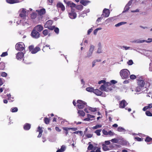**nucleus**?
Returning <instances> with one entry per match:
<instances>
[{
    "label": "nucleus",
    "instance_id": "1",
    "mask_svg": "<svg viewBox=\"0 0 152 152\" xmlns=\"http://www.w3.org/2000/svg\"><path fill=\"white\" fill-rule=\"evenodd\" d=\"M113 86L109 82H107L104 84L102 85L100 87V89L102 91L108 92L111 91L113 90Z\"/></svg>",
    "mask_w": 152,
    "mask_h": 152
},
{
    "label": "nucleus",
    "instance_id": "2",
    "mask_svg": "<svg viewBox=\"0 0 152 152\" xmlns=\"http://www.w3.org/2000/svg\"><path fill=\"white\" fill-rule=\"evenodd\" d=\"M137 83L138 86L136 88L135 91L137 92H139L141 91V90L143 88L145 82L143 80H138Z\"/></svg>",
    "mask_w": 152,
    "mask_h": 152
},
{
    "label": "nucleus",
    "instance_id": "3",
    "mask_svg": "<svg viewBox=\"0 0 152 152\" xmlns=\"http://www.w3.org/2000/svg\"><path fill=\"white\" fill-rule=\"evenodd\" d=\"M130 72L126 69H124L121 70L120 75L123 79L128 78Z\"/></svg>",
    "mask_w": 152,
    "mask_h": 152
},
{
    "label": "nucleus",
    "instance_id": "4",
    "mask_svg": "<svg viewBox=\"0 0 152 152\" xmlns=\"http://www.w3.org/2000/svg\"><path fill=\"white\" fill-rule=\"evenodd\" d=\"M77 102L78 104L77 105V107L79 109H83L87 106L86 103L83 100H77Z\"/></svg>",
    "mask_w": 152,
    "mask_h": 152
},
{
    "label": "nucleus",
    "instance_id": "5",
    "mask_svg": "<svg viewBox=\"0 0 152 152\" xmlns=\"http://www.w3.org/2000/svg\"><path fill=\"white\" fill-rule=\"evenodd\" d=\"M28 48L29 51L32 54H35L40 50L39 47L37 46L34 48L33 45L29 46Z\"/></svg>",
    "mask_w": 152,
    "mask_h": 152
},
{
    "label": "nucleus",
    "instance_id": "6",
    "mask_svg": "<svg viewBox=\"0 0 152 152\" xmlns=\"http://www.w3.org/2000/svg\"><path fill=\"white\" fill-rule=\"evenodd\" d=\"M15 48L17 50L22 51L24 49L25 45L23 43H18L16 44Z\"/></svg>",
    "mask_w": 152,
    "mask_h": 152
},
{
    "label": "nucleus",
    "instance_id": "7",
    "mask_svg": "<svg viewBox=\"0 0 152 152\" xmlns=\"http://www.w3.org/2000/svg\"><path fill=\"white\" fill-rule=\"evenodd\" d=\"M39 32L37 31L33 30L31 31V36L34 39L38 38L40 37V34Z\"/></svg>",
    "mask_w": 152,
    "mask_h": 152
},
{
    "label": "nucleus",
    "instance_id": "8",
    "mask_svg": "<svg viewBox=\"0 0 152 152\" xmlns=\"http://www.w3.org/2000/svg\"><path fill=\"white\" fill-rule=\"evenodd\" d=\"M56 7L58 10L60 9L62 12L65 10V8L64 5L60 2L56 4Z\"/></svg>",
    "mask_w": 152,
    "mask_h": 152
},
{
    "label": "nucleus",
    "instance_id": "9",
    "mask_svg": "<svg viewBox=\"0 0 152 152\" xmlns=\"http://www.w3.org/2000/svg\"><path fill=\"white\" fill-rule=\"evenodd\" d=\"M43 28L42 26L40 25H38L36 26L33 28V30H35L38 32H40L42 31Z\"/></svg>",
    "mask_w": 152,
    "mask_h": 152
},
{
    "label": "nucleus",
    "instance_id": "10",
    "mask_svg": "<svg viewBox=\"0 0 152 152\" xmlns=\"http://www.w3.org/2000/svg\"><path fill=\"white\" fill-rule=\"evenodd\" d=\"M127 104V103L126 101L124 99L119 102V107L121 108H124Z\"/></svg>",
    "mask_w": 152,
    "mask_h": 152
},
{
    "label": "nucleus",
    "instance_id": "11",
    "mask_svg": "<svg viewBox=\"0 0 152 152\" xmlns=\"http://www.w3.org/2000/svg\"><path fill=\"white\" fill-rule=\"evenodd\" d=\"M110 13L109 10L105 8L103 10L102 15H103L105 17H107L109 16Z\"/></svg>",
    "mask_w": 152,
    "mask_h": 152
},
{
    "label": "nucleus",
    "instance_id": "12",
    "mask_svg": "<svg viewBox=\"0 0 152 152\" xmlns=\"http://www.w3.org/2000/svg\"><path fill=\"white\" fill-rule=\"evenodd\" d=\"M26 15V10L24 9H22L21 13L19 14L20 17L23 18V19H25Z\"/></svg>",
    "mask_w": 152,
    "mask_h": 152
},
{
    "label": "nucleus",
    "instance_id": "13",
    "mask_svg": "<svg viewBox=\"0 0 152 152\" xmlns=\"http://www.w3.org/2000/svg\"><path fill=\"white\" fill-rule=\"evenodd\" d=\"M24 56V54L22 52H18L16 55V58L18 60H21Z\"/></svg>",
    "mask_w": 152,
    "mask_h": 152
},
{
    "label": "nucleus",
    "instance_id": "14",
    "mask_svg": "<svg viewBox=\"0 0 152 152\" xmlns=\"http://www.w3.org/2000/svg\"><path fill=\"white\" fill-rule=\"evenodd\" d=\"M36 11L37 12V13H38L39 15L40 16H42L44 15L45 13V10L44 8H42L39 10H37Z\"/></svg>",
    "mask_w": 152,
    "mask_h": 152
},
{
    "label": "nucleus",
    "instance_id": "15",
    "mask_svg": "<svg viewBox=\"0 0 152 152\" xmlns=\"http://www.w3.org/2000/svg\"><path fill=\"white\" fill-rule=\"evenodd\" d=\"M64 1L66 2L68 6L70 7L71 8L75 7L76 5L73 2H72L71 1H68L66 2L65 0H64Z\"/></svg>",
    "mask_w": 152,
    "mask_h": 152
},
{
    "label": "nucleus",
    "instance_id": "16",
    "mask_svg": "<svg viewBox=\"0 0 152 152\" xmlns=\"http://www.w3.org/2000/svg\"><path fill=\"white\" fill-rule=\"evenodd\" d=\"M69 16L71 19H75L77 17V14L75 12L72 11L71 13H69Z\"/></svg>",
    "mask_w": 152,
    "mask_h": 152
},
{
    "label": "nucleus",
    "instance_id": "17",
    "mask_svg": "<svg viewBox=\"0 0 152 152\" xmlns=\"http://www.w3.org/2000/svg\"><path fill=\"white\" fill-rule=\"evenodd\" d=\"M6 1L7 3L10 4L20 2V1L18 0H6Z\"/></svg>",
    "mask_w": 152,
    "mask_h": 152
},
{
    "label": "nucleus",
    "instance_id": "18",
    "mask_svg": "<svg viewBox=\"0 0 152 152\" xmlns=\"http://www.w3.org/2000/svg\"><path fill=\"white\" fill-rule=\"evenodd\" d=\"M94 45H91L90 46L89 49V54H88L87 56L88 57H89L92 55L93 51H94Z\"/></svg>",
    "mask_w": 152,
    "mask_h": 152
},
{
    "label": "nucleus",
    "instance_id": "19",
    "mask_svg": "<svg viewBox=\"0 0 152 152\" xmlns=\"http://www.w3.org/2000/svg\"><path fill=\"white\" fill-rule=\"evenodd\" d=\"M31 125L30 124L28 123H26L24 125L23 129L24 130H28L30 129L31 128Z\"/></svg>",
    "mask_w": 152,
    "mask_h": 152
},
{
    "label": "nucleus",
    "instance_id": "20",
    "mask_svg": "<svg viewBox=\"0 0 152 152\" xmlns=\"http://www.w3.org/2000/svg\"><path fill=\"white\" fill-rule=\"evenodd\" d=\"M94 93L97 96H100L102 94V92L98 89L94 90Z\"/></svg>",
    "mask_w": 152,
    "mask_h": 152
},
{
    "label": "nucleus",
    "instance_id": "21",
    "mask_svg": "<svg viewBox=\"0 0 152 152\" xmlns=\"http://www.w3.org/2000/svg\"><path fill=\"white\" fill-rule=\"evenodd\" d=\"M52 24V21L51 20H48L46 22V24H45V27H48V26H50Z\"/></svg>",
    "mask_w": 152,
    "mask_h": 152
},
{
    "label": "nucleus",
    "instance_id": "22",
    "mask_svg": "<svg viewBox=\"0 0 152 152\" xmlns=\"http://www.w3.org/2000/svg\"><path fill=\"white\" fill-rule=\"evenodd\" d=\"M62 129L64 130V133H65L66 136H67L68 134L69 133V132L68 131L69 130V129H68V127H62Z\"/></svg>",
    "mask_w": 152,
    "mask_h": 152
},
{
    "label": "nucleus",
    "instance_id": "23",
    "mask_svg": "<svg viewBox=\"0 0 152 152\" xmlns=\"http://www.w3.org/2000/svg\"><path fill=\"white\" fill-rule=\"evenodd\" d=\"M5 67V64L4 62H0V70H4Z\"/></svg>",
    "mask_w": 152,
    "mask_h": 152
},
{
    "label": "nucleus",
    "instance_id": "24",
    "mask_svg": "<svg viewBox=\"0 0 152 152\" xmlns=\"http://www.w3.org/2000/svg\"><path fill=\"white\" fill-rule=\"evenodd\" d=\"M37 13L35 12H33L31 14V18L32 19H35L37 18Z\"/></svg>",
    "mask_w": 152,
    "mask_h": 152
},
{
    "label": "nucleus",
    "instance_id": "25",
    "mask_svg": "<svg viewBox=\"0 0 152 152\" xmlns=\"http://www.w3.org/2000/svg\"><path fill=\"white\" fill-rule=\"evenodd\" d=\"M50 119L49 118L45 117L44 120V121L46 124H48L50 123Z\"/></svg>",
    "mask_w": 152,
    "mask_h": 152
},
{
    "label": "nucleus",
    "instance_id": "26",
    "mask_svg": "<svg viewBox=\"0 0 152 152\" xmlns=\"http://www.w3.org/2000/svg\"><path fill=\"white\" fill-rule=\"evenodd\" d=\"M152 141V138L148 136L146 137L145 139V141L147 143H149Z\"/></svg>",
    "mask_w": 152,
    "mask_h": 152
},
{
    "label": "nucleus",
    "instance_id": "27",
    "mask_svg": "<svg viewBox=\"0 0 152 152\" xmlns=\"http://www.w3.org/2000/svg\"><path fill=\"white\" fill-rule=\"evenodd\" d=\"M78 113L79 115L83 117H84L85 115V113L84 112L83 110H79L78 111Z\"/></svg>",
    "mask_w": 152,
    "mask_h": 152
},
{
    "label": "nucleus",
    "instance_id": "28",
    "mask_svg": "<svg viewBox=\"0 0 152 152\" xmlns=\"http://www.w3.org/2000/svg\"><path fill=\"white\" fill-rule=\"evenodd\" d=\"M126 23V22H122L115 24V26H116V27H118L120 26L121 25H123V24H124Z\"/></svg>",
    "mask_w": 152,
    "mask_h": 152
},
{
    "label": "nucleus",
    "instance_id": "29",
    "mask_svg": "<svg viewBox=\"0 0 152 152\" xmlns=\"http://www.w3.org/2000/svg\"><path fill=\"white\" fill-rule=\"evenodd\" d=\"M88 150H92L94 148V146L90 142H88Z\"/></svg>",
    "mask_w": 152,
    "mask_h": 152
},
{
    "label": "nucleus",
    "instance_id": "30",
    "mask_svg": "<svg viewBox=\"0 0 152 152\" xmlns=\"http://www.w3.org/2000/svg\"><path fill=\"white\" fill-rule=\"evenodd\" d=\"M48 30L45 29L43 30L42 34L45 36H46L48 35Z\"/></svg>",
    "mask_w": 152,
    "mask_h": 152
},
{
    "label": "nucleus",
    "instance_id": "31",
    "mask_svg": "<svg viewBox=\"0 0 152 152\" xmlns=\"http://www.w3.org/2000/svg\"><path fill=\"white\" fill-rule=\"evenodd\" d=\"M86 91L88 92H92L94 91V90L93 88L88 87L86 88Z\"/></svg>",
    "mask_w": 152,
    "mask_h": 152
},
{
    "label": "nucleus",
    "instance_id": "32",
    "mask_svg": "<svg viewBox=\"0 0 152 152\" xmlns=\"http://www.w3.org/2000/svg\"><path fill=\"white\" fill-rule=\"evenodd\" d=\"M18 111V109L17 107H12L11 109V111L13 113L17 112Z\"/></svg>",
    "mask_w": 152,
    "mask_h": 152
},
{
    "label": "nucleus",
    "instance_id": "33",
    "mask_svg": "<svg viewBox=\"0 0 152 152\" xmlns=\"http://www.w3.org/2000/svg\"><path fill=\"white\" fill-rule=\"evenodd\" d=\"M88 1H86L81 0L80 1V3L82 4L84 6H86V4H88Z\"/></svg>",
    "mask_w": 152,
    "mask_h": 152
},
{
    "label": "nucleus",
    "instance_id": "34",
    "mask_svg": "<svg viewBox=\"0 0 152 152\" xmlns=\"http://www.w3.org/2000/svg\"><path fill=\"white\" fill-rule=\"evenodd\" d=\"M117 131L119 132H124L125 131V129L124 128L119 126L117 128Z\"/></svg>",
    "mask_w": 152,
    "mask_h": 152
},
{
    "label": "nucleus",
    "instance_id": "35",
    "mask_svg": "<svg viewBox=\"0 0 152 152\" xmlns=\"http://www.w3.org/2000/svg\"><path fill=\"white\" fill-rule=\"evenodd\" d=\"M101 132V129H97L94 132V133H96V134L98 136H99L100 135V132Z\"/></svg>",
    "mask_w": 152,
    "mask_h": 152
},
{
    "label": "nucleus",
    "instance_id": "36",
    "mask_svg": "<svg viewBox=\"0 0 152 152\" xmlns=\"http://www.w3.org/2000/svg\"><path fill=\"white\" fill-rule=\"evenodd\" d=\"M130 9V7L129 6L126 5L124 8V11L123 12H126L128 11L129 9Z\"/></svg>",
    "mask_w": 152,
    "mask_h": 152
},
{
    "label": "nucleus",
    "instance_id": "37",
    "mask_svg": "<svg viewBox=\"0 0 152 152\" xmlns=\"http://www.w3.org/2000/svg\"><path fill=\"white\" fill-rule=\"evenodd\" d=\"M88 110L92 112H94L96 111V108H94L89 107L88 108Z\"/></svg>",
    "mask_w": 152,
    "mask_h": 152
},
{
    "label": "nucleus",
    "instance_id": "38",
    "mask_svg": "<svg viewBox=\"0 0 152 152\" xmlns=\"http://www.w3.org/2000/svg\"><path fill=\"white\" fill-rule=\"evenodd\" d=\"M145 114L146 115L149 116H152V114L150 111H146L145 112Z\"/></svg>",
    "mask_w": 152,
    "mask_h": 152
},
{
    "label": "nucleus",
    "instance_id": "39",
    "mask_svg": "<svg viewBox=\"0 0 152 152\" xmlns=\"http://www.w3.org/2000/svg\"><path fill=\"white\" fill-rule=\"evenodd\" d=\"M37 132H38L39 133H42L43 131L42 129V128H41L39 126H38V128H37Z\"/></svg>",
    "mask_w": 152,
    "mask_h": 152
},
{
    "label": "nucleus",
    "instance_id": "40",
    "mask_svg": "<svg viewBox=\"0 0 152 152\" xmlns=\"http://www.w3.org/2000/svg\"><path fill=\"white\" fill-rule=\"evenodd\" d=\"M7 75V73L5 72H3L1 73V76L2 77H6Z\"/></svg>",
    "mask_w": 152,
    "mask_h": 152
},
{
    "label": "nucleus",
    "instance_id": "41",
    "mask_svg": "<svg viewBox=\"0 0 152 152\" xmlns=\"http://www.w3.org/2000/svg\"><path fill=\"white\" fill-rule=\"evenodd\" d=\"M102 127L101 125H96L95 126H94L93 127V128L94 129H96L98 128H100Z\"/></svg>",
    "mask_w": 152,
    "mask_h": 152
},
{
    "label": "nucleus",
    "instance_id": "42",
    "mask_svg": "<svg viewBox=\"0 0 152 152\" xmlns=\"http://www.w3.org/2000/svg\"><path fill=\"white\" fill-rule=\"evenodd\" d=\"M134 139L138 141H141L143 140V138H141L139 137H135Z\"/></svg>",
    "mask_w": 152,
    "mask_h": 152
},
{
    "label": "nucleus",
    "instance_id": "43",
    "mask_svg": "<svg viewBox=\"0 0 152 152\" xmlns=\"http://www.w3.org/2000/svg\"><path fill=\"white\" fill-rule=\"evenodd\" d=\"M102 132H103L104 134L105 135H107L108 134V132L104 129L102 130Z\"/></svg>",
    "mask_w": 152,
    "mask_h": 152
},
{
    "label": "nucleus",
    "instance_id": "44",
    "mask_svg": "<svg viewBox=\"0 0 152 152\" xmlns=\"http://www.w3.org/2000/svg\"><path fill=\"white\" fill-rule=\"evenodd\" d=\"M46 28H48V29L50 30H53L56 28L54 26H48V27Z\"/></svg>",
    "mask_w": 152,
    "mask_h": 152
},
{
    "label": "nucleus",
    "instance_id": "45",
    "mask_svg": "<svg viewBox=\"0 0 152 152\" xmlns=\"http://www.w3.org/2000/svg\"><path fill=\"white\" fill-rule=\"evenodd\" d=\"M136 77L135 75H132L130 76V78L132 80H134L136 79Z\"/></svg>",
    "mask_w": 152,
    "mask_h": 152
},
{
    "label": "nucleus",
    "instance_id": "46",
    "mask_svg": "<svg viewBox=\"0 0 152 152\" xmlns=\"http://www.w3.org/2000/svg\"><path fill=\"white\" fill-rule=\"evenodd\" d=\"M8 55V53L6 52H3L2 53L1 55V56L2 57H4Z\"/></svg>",
    "mask_w": 152,
    "mask_h": 152
},
{
    "label": "nucleus",
    "instance_id": "47",
    "mask_svg": "<svg viewBox=\"0 0 152 152\" xmlns=\"http://www.w3.org/2000/svg\"><path fill=\"white\" fill-rule=\"evenodd\" d=\"M54 31L58 34L59 33V29L57 27L56 28L54 29Z\"/></svg>",
    "mask_w": 152,
    "mask_h": 152
},
{
    "label": "nucleus",
    "instance_id": "48",
    "mask_svg": "<svg viewBox=\"0 0 152 152\" xmlns=\"http://www.w3.org/2000/svg\"><path fill=\"white\" fill-rule=\"evenodd\" d=\"M66 149V147L65 145H62L61 146V148L60 149V150L64 151H65Z\"/></svg>",
    "mask_w": 152,
    "mask_h": 152
},
{
    "label": "nucleus",
    "instance_id": "49",
    "mask_svg": "<svg viewBox=\"0 0 152 152\" xmlns=\"http://www.w3.org/2000/svg\"><path fill=\"white\" fill-rule=\"evenodd\" d=\"M127 64H128L129 65H131L133 64V62L132 60H129L127 62Z\"/></svg>",
    "mask_w": 152,
    "mask_h": 152
},
{
    "label": "nucleus",
    "instance_id": "50",
    "mask_svg": "<svg viewBox=\"0 0 152 152\" xmlns=\"http://www.w3.org/2000/svg\"><path fill=\"white\" fill-rule=\"evenodd\" d=\"M114 133L113 132L111 131H109L108 132V134H109L110 136H112L114 135Z\"/></svg>",
    "mask_w": 152,
    "mask_h": 152
},
{
    "label": "nucleus",
    "instance_id": "51",
    "mask_svg": "<svg viewBox=\"0 0 152 152\" xmlns=\"http://www.w3.org/2000/svg\"><path fill=\"white\" fill-rule=\"evenodd\" d=\"M132 0H131L130 1H129L128 4H127L126 5L128 6H130L132 4Z\"/></svg>",
    "mask_w": 152,
    "mask_h": 152
},
{
    "label": "nucleus",
    "instance_id": "52",
    "mask_svg": "<svg viewBox=\"0 0 152 152\" xmlns=\"http://www.w3.org/2000/svg\"><path fill=\"white\" fill-rule=\"evenodd\" d=\"M106 83V82L105 81V80H101L99 81L98 84H101L102 83H104H104Z\"/></svg>",
    "mask_w": 152,
    "mask_h": 152
},
{
    "label": "nucleus",
    "instance_id": "53",
    "mask_svg": "<svg viewBox=\"0 0 152 152\" xmlns=\"http://www.w3.org/2000/svg\"><path fill=\"white\" fill-rule=\"evenodd\" d=\"M117 83V81H116L114 80H111L110 83L111 84H115Z\"/></svg>",
    "mask_w": 152,
    "mask_h": 152
},
{
    "label": "nucleus",
    "instance_id": "54",
    "mask_svg": "<svg viewBox=\"0 0 152 152\" xmlns=\"http://www.w3.org/2000/svg\"><path fill=\"white\" fill-rule=\"evenodd\" d=\"M93 136L92 134H87L86 135V136L88 138H91Z\"/></svg>",
    "mask_w": 152,
    "mask_h": 152
},
{
    "label": "nucleus",
    "instance_id": "55",
    "mask_svg": "<svg viewBox=\"0 0 152 152\" xmlns=\"http://www.w3.org/2000/svg\"><path fill=\"white\" fill-rule=\"evenodd\" d=\"M7 96L8 98V99H14V97H11V96L10 94H7Z\"/></svg>",
    "mask_w": 152,
    "mask_h": 152
},
{
    "label": "nucleus",
    "instance_id": "56",
    "mask_svg": "<svg viewBox=\"0 0 152 152\" xmlns=\"http://www.w3.org/2000/svg\"><path fill=\"white\" fill-rule=\"evenodd\" d=\"M68 129L69 130H72L73 131H75L77 129V128H69Z\"/></svg>",
    "mask_w": 152,
    "mask_h": 152
},
{
    "label": "nucleus",
    "instance_id": "57",
    "mask_svg": "<svg viewBox=\"0 0 152 152\" xmlns=\"http://www.w3.org/2000/svg\"><path fill=\"white\" fill-rule=\"evenodd\" d=\"M101 53V48H98V50L97 51V53Z\"/></svg>",
    "mask_w": 152,
    "mask_h": 152
},
{
    "label": "nucleus",
    "instance_id": "58",
    "mask_svg": "<svg viewBox=\"0 0 152 152\" xmlns=\"http://www.w3.org/2000/svg\"><path fill=\"white\" fill-rule=\"evenodd\" d=\"M55 129L56 131L58 132H60L61 131V130L59 129V128L57 126L56 127Z\"/></svg>",
    "mask_w": 152,
    "mask_h": 152
},
{
    "label": "nucleus",
    "instance_id": "59",
    "mask_svg": "<svg viewBox=\"0 0 152 152\" xmlns=\"http://www.w3.org/2000/svg\"><path fill=\"white\" fill-rule=\"evenodd\" d=\"M93 30L92 28H91L88 30V34L89 35L91 33L92 31Z\"/></svg>",
    "mask_w": 152,
    "mask_h": 152
},
{
    "label": "nucleus",
    "instance_id": "60",
    "mask_svg": "<svg viewBox=\"0 0 152 152\" xmlns=\"http://www.w3.org/2000/svg\"><path fill=\"white\" fill-rule=\"evenodd\" d=\"M103 149L104 151H107L108 150V147L105 145L103 146Z\"/></svg>",
    "mask_w": 152,
    "mask_h": 152
},
{
    "label": "nucleus",
    "instance_id": "61",
    "mask_svg": "<svg viewBox=\"0 0 152 152\" xmlns=\"http://www.w3.org/2000/svg\"><path fill=\"white\" fill-rule=\"evenodd\" d=\"M147 107L148 108H151L152 107V104H149L147 106H145Z\"/></svg>",
    "mask_w": 152,
    "mask_h": 152
},
{
    "label": "nucleus",
    "instance_id": "62",
    "mask_svg": "<svg viewBox=\"0 0 152 152\" xmlns=\"http://www.w3.org/2000/svg\"><path fill=\"white\" fill-rule=\"evenodd\" d=\"M3 84V82L2 78H0V86L2 85Z\"/></svg>",
    "mask_w": 152,
    "mask_h": 152
},
{
    "label": "nucleus",
    "instance_id": "63",
    "mask_svg": "<svg viewBox=\"0 0 152 152\" xmlns=\"http://www.w3.org/2000/svg\"><path fill=\"white\" fill-rule=\"evenodd\" d=\"M90 120V119L89 118H85L84 119V121H88Z\"/></svg>",
    "mask_w": 152,
    "mask_h": 152
},
{
    "label": "nucleus",
    "instance_id": "64",
    "mask_svg": "<svg viewBox=\"0 0 152 152\" xmlns=\"http://www.w3.org/2000/svg\"><path fill=\"white\" fill-rule=\"evenodd\" d=\"M98 29V28H97L94 30V35H96V33L97 32Z\"/></svg>",
    "mask_w": 152,
    "mask_h": 152
}]
</instances>
